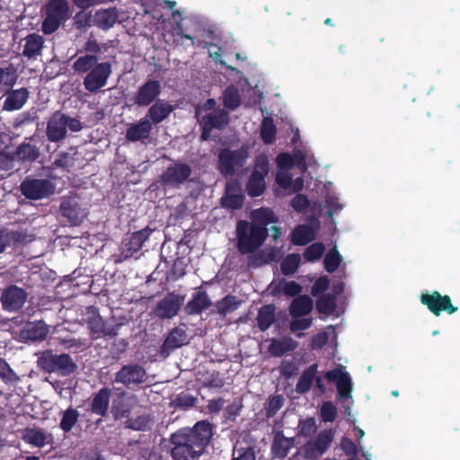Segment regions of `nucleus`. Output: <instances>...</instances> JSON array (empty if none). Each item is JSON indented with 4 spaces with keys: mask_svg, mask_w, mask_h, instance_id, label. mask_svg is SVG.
Instances as JSON below:
<instances>
[{
    "mask_svg": "<svg viewBox=\"0 0 460 460\" xmlns=\"http://www.w3.org/2000/svg\"><path fill=\"white\" fill-rule=\"evenodd\" d=\"M154 420L148 414H143L137 416L136 418H130L126 420V427L137 431H147L150 430L153 425Z\"/></svg>",
    "mask_w": 460,
    "mask_h": 460,
    "instance_id": "79ce46f5",
    "label": "nucleus"
},
{
    "mask_svg": "<svg viewBox=\"0 0 460 460\" xmlns=\"http://www.w3.org/2000/svg\"><path fill=\"white\" fill-rule=\"evenodd\" d=\"M126 317L116 319L111 317L110 320H104L99 314L89 317L87 327L90 331L92 340L100 338L115 337L119 334L120 328L128 323Z\"/></svg>",
    "mask_w": 460,
    "mask_h": 460,
    "instance_id": "423d86ee",
    "label": "nucleus"
},
{
    "mask_svg": "<svg viewBox=\"0 0 460 460\" xmlns=\"http://www.w3.org/2000/svg\"><path fill=\"white\" fill-rule=\"evenodd\" d=\"M14 155L18 160L33 162L40 156V151L35 145L22 143L17 146Z\"/></svg>",
    "mask_w": 460,
    "mask_h": 460,
    "instance_id": "a19ab883",
    "label": "nucleus"
},
{
    "mask_svg": "<svg viewBox=\"0 0 460 460\" xmlns=\"http://www.w3.org/2000/svg\"><path fill=\"white\" fill-rule=\"evenodd\" d=\"M330 286V280L327 276H322L318 278L315 282L313 284L311 288V294L314 296H317L319 295H323V293L328 289Z\"/></svg>",
    "mask_w": 460,
    "mask_h": 460,
    "instance_id": "680f3d73",
    "label": "nucleus"
},
{
    "mask_svg": "<svg viewBox=\"0 0 460 460\" xmlns=\"http://www.w3.org/2000/svg\"><path fill=\"white\" fill-rule=\"evenodd\" d=\"M325 251L323 243H314L309 245L304 252L303 256L306 261H315L322 258Z\"/></svg>",
    "mask_w": 460,
    "mask_h": 460,
    "instance_id": "5fc2aeb1",
    "label": "nucleus"
},
{
    "mask_svg": "<svg viewBox=\"0 0 460 460\" xmlns=\"http://www.w3.org/2000/svg\"><path fill=\"white\" fill-rule=\"evenodd\" d=\"M282 283H283L282 292L287 296H290V297L296 296V297L299 296V294L302 291L301 285L294 280L286 281L285 279H282Z\"/></svg>",
    "mask_w": 460,
    "mask_h": 460,
    "instance_id": "e2e57ef3",
    "label": "nucleus"
},
{
    "mask_svg": "<svg viewBox=\"0 0 460 460\" xmlns=\"http://www.w3.org/2000/svg\"><path fill=\"white\" fill-rule=\"evenodd\" d=\"M202 120L212 128L223 129L228 125L229 115L224 110H217L203 116Z\"/></svg>",
    "mask_w": 460,
    "mask_h": 460,
    "instance_id": "4c0bfd02",
    "label": "nucleus"
},
{
    "mask_svg": "<svg viewBox=\"0 0 460 460\" xmlns=\"http://www.w3.org/2000/svg\"><path fill=\"white\" fill-rule=\"evenodd\" d=\"M153 233L149 226L136 231L130 235L126 236L120 244L118 261L121 262L135 256L143 247Z\"/></svg>",
    "mask_w": 460,
    "mask_h": 460,
    "instance_id": "9b49d317",
    "label": "nucleus"
},
{
    "mask_svg": "<svg viewBox=\"0 0 460 460\" xmlns=\"http://www.w3.org/2000/svg\"><path fill=\"white\" fill-rule=\"evenodd\" d=\"M236 248L242 255L255 254L266 241L269 229L259 226L247 220H239L236 224Z\"/></svg>",
    "mask_w": 460,
    "mask_h": 460,
    "instance_id": "f03ea898",
    "label": "nucleus"
},
{
    "mask_svg": "<svg viewBox=\"0 0 460 460\" xmlns=\"http://www.w3.org/2000/svg\"><path fill=\"white\" fill-rule=\"evenodd\" d=\"M161 83L155 79H149L138 87L132 100L134 104L139 107H147L153 104L161 93Z\"/></svg>",
    "mask_w": 460,
    "mask_h": 460,
    "instance_id": "a211bd4d",
    "label": "nucleus"
},
{
    "mask_svg": "<svg viewBox=\"0 0 460 460\" xmlns=\"http://www.w3.org/2000/svg\"><path fill=\"white\" fill-rule=\"evenodd\" d=\"M212 302L206 291H198L187 303L185 311L189 315L199 314L209 308Z\"/></svg>",
    "mask_w": 460,
    "mask_h": 460,
    "instance_id": "c85d7f7f",
    "label": "nucleus"
},
{
    "mask_svg": "<svg viewBox=\"0 0 460 460\" xmlns=\"http://www.w3.org/2000/svg\"><path fill=\"white\" fill-rule=\"evenodd\" d=\"M420 300L421 304L426 305L436 316H439L442 312L453 314L458 310V308L452 304L449 296H442L438 291H433L430 294H421Z\"/></svg>",
    "mask_w": 460,
    "mask_h": 460,
    "instance_id": "4468645a",
    "label": "nucleus"
},
{
    "mask_svg": "<svg viewBox=\"0 0 460 460\" xmlns=\"http://www.w3.org/2000/svg\"><path fill=\"white\" fill-rule=\"evenodd\" d=\"M67 128L72 132H79L83 128V123L68 114L59 111H55L47 123L46 135L48 140L56 143L65 139Z\"/></svg>",
    "mask_w": 460,
    "mask_h": 460,
    "instance_id": "20e7f679",
    "label": "nucleus"
},
{
    "mask_svg": "<svg viewBox=\"0 0 460 460\" xmlns=\"http://www.w3.org/2000/svg\"><path fill=\"white\" fill-rule=\"evenodd\" d=\"M276 163L279 170L290 169L294 166V158L289 153H280L276 158Z\"/></svg>",
    "mask_w": 460,
    "mask_h": 460,
    "instance_id": "338daca9",
    "label": "nucleus"
},
{
    "mask_svg": "<svg viewBox=\"0 0 460 460\" xmlns=\"http://www.w3.org/2000/svg\"><path fill=\"white\" fill-rule=\"evenodd\" d=\"M128 343L125 339H117L111 344L110 352L113 358H119L128 349Z\"/></svg>",
    "mask_w": 460,
    "mask_h": 460,
    "instance_id": "69168bd1",
    "label": "nucleus"
},
{
    "mask_svg": "<svg viewBox=\"0 0 460 460\" xmlns=\"http://www.w3.org/2000/svg\"><path fill=\"white\" fill-rule=\"evenodd\" d=\"M153 127L146 118H142L137 123L130 124L126 130V139L129 142L144 141L149 138Z\"/></svg>",
    "mask_w": 460,
    "mask_h": 460,
    "instance_id": "bb28decb",
    "label": "nucleus"
},
{
    "mask_svg": "<svg viewBox=\"0 0 460 460\" xmlns=\"http://www.w3.org/2000/svg\"><path fill=\"white\" fill-rule=\"evenodd\" d=\"M276 306L273 304L264 305L259 310L256 317L257 326L261 332L267 331L276 320Z\"/></svg>",
    "mask_w": 460,
    "mask_h": 460,
    "instance_id": "72a5a7b5",
    "label": "nucleus"
},
{
    "mask_svg": "<svg viewBox=\"0 0 460 460\" xmlns=\"http://www.w3.org/2000/svg\"><path fill=\"white\" fill-rule=\"evenodd\" d=\"M212 437L213 424L207 420L181 428L170 435V456L172 460H199Z\"/></svg>",
    "mask_w": 460,
    "mask_h": 460,
    "instance_id": "f257e3e1",
    "label": "nucleus"
},
{
    "mask_svg": "<svg viewBox=\"0 0 460 460\" xmlns=\"http://www.w3.org/2000/svg\"><path fill=\"white\" fill-rule=\"evenodd\" d=\"M137 402L136 395H128L125 391L118 393L111 401V413L116 420H127Z\"/></svg>",
    "mask_w": 460,
    "mask_h": 460,
    "instance_id": "f3484780",
    "label": "nucleus"
},
{
    "mask_svg": "<svg viewBox=\"0 0 460 460\" xmlns=\"http://www.w3.org/2000/svg\"><path fill=\"white\" fill-rule=\"evenodd\" d=\"M27 299V292L15 285L7 287L2 292L0 301L3 309L7 312L19 311Z\"/></svg>",
    "mask_w": 460,
    "mask_h": 460,
    "instance_id": "6ab92c4d",
    "label": "nucleus"
},
{
    "mask_svg": "<svg viewBox=\"0 0 460 460\" xmlns=\"http://www.w3.org/2000/svg\"><path fill=\"white\" fill-rule=\"evenodd\" d=\"M281 256L282 253L279 249L271 247L268 251H261L258 253L249 256L248 264L255 268L272 261L277 262L281 259Z\"/></svg>",
    "mask_w": 460,
    "mask_h": 460,
    "instance_id": "2f4dec72",
    "label": "nucleus"
},
{
    "mask_svg": "<svg viewBox=\"0 0 460 460\" xmlns=\"http://www.w3.org/2000/svg\"><path fill=\"white\" fill-rule=\"evenodd\" d=\"M24 439L31 445L40 447L47 443L45 432L38 429H28L24 434Z\"/></svg>",
    "mask_w": 460,
    "mask_h": 460,
    "instance_id": "603ef678",
    "label": "nucleus"
},
{
    "mask_svg": "<svg viewBox=\"0 0 460 460\" xmlns=\"http://www.w3.org/2000/svg\"><path fill=\"white\" fill-rule=\"evenodd\" d=\"M270 171V163L266 155L261 154L255 157L252 172L246 183V192L252 198L263 194L266 190L265 178Z\"/></svg>",
    "mask_w": 460,
    "mask_h": 460,
    "instance_id": "0eeeda50",
    "label": "nucleus"
},
{
    "mask_svg": "<svg viewBox=\"0 0 460 460\" xmlns=\"http://www.w3.org/2000/svg\"><path fill=\"white\" fill-rule=\"evenodd\" d=\"M22 194L29 199H40L55 192L54 184L47 179L26 178L20 186Z\"/></svg>",
    "mask_w": 460,
    "mask_h": 460,
    "instance_id": "ddd939ff",
    "label": "nucleus"
},
{
    "mask_svg": "<svg viewBox=\"0 0 460 460\" xmlns=\"http://www.w3.org/2000/svg\"><path fill=\"white\" fill-rule=\"evenodd\" d=\"M317 364L314 363L303 371L296 385V393L304 394L310 391L317 373Z\"/></svg>",
    "mask_w": 460,
    "mask_h": 460,
    "instance_id": "f704fd0d",
    "label": "nucleus"
},
{
    "mask_svg": "<svg viewBox=\"0 0 460 460\" xmlns=\"http://www.w3.org/2000/svg\"><path fill=\"white\" fill-rule=\"evenodd\" d=\"M23 40L25 41L22 50V56L28 59H36L41 55L44 48V38L36 33H30Z\"/></svg>",
    "mask_w": 460,
    "mask_h": 460,
    "instance_id": "cd10ccee",
    "label": "nucleus"
},
{
    "mask_svg": "<svg viewBox=\"0 0 460 460\" xmlns=\"http://www.w3.org/2000/svg\"><path fill=\"white\" fill-rule=\"evenodd\" d=\"M315 239V234L311 226L298 225L291 232L290 242L294 245L304 246Z\"/></svg>",
    "mask_w": 460,
    "mask_h": 460,
    "instance_id": "473e14b6",
    "label": "nucleus"
},
{
    "mask_svg": "<svg viewBox=\"0 0 460 460\" xmlns=\"http://www.w3.org/2000/svg\"><path fill=\"white\" fill-rule=\"evenodd\" d=\"M187 264L183 258H177L172 267L171 274L175 279L182 278L186 274Z\"/></svg>",
    "mask_w": 460,
    "mask_h": 460,
    "instance_id": "774afa93",
    "label": "nucleus"
},
{
    "mask_svg": "<svg viewBox=\"0 0 460 460\" xmlns=\"http://www.w3.org/2000/svg\"><path fill=\"white\" fill-rule=\"evenodd\" d=\"M301 261L298 253L288 254L280 263V270L286 276L293 275L299 268Z\"/></svg>",
    "mask_w": 460,
    "mask_h": 460,
    "instance_id": "de8ad7c7",
    "label": "nucleus"
},
{
    "mask_svg": "<svg viewBox=\"0 0 460 460\" xmlns=\"http://www.w3.org/2000/svg\"><path fill=\"white\" fill-rule=\"evenodd\" d=\"M37 364L44 373H56L60 376H70L77 369V365L69 354H55L51 349L41 352Z\"/></svg>",
    "mask_w": 460,
    "mask_h": 460,
    "instance_id": "7ed1b4c3",
    "label": "nucleus"
},
{
    "mask_svg": "<svg viewBox=\"0 0 460 460\" xmlns=\"http://www.w3.org/2000/svg\"><path fill=\"white\" fill-rule=\"evenodd\" d=\"M276 126L274 125L272 119H264L261 128V137L264 144H272L276 137Z\"/></svg>",
    "mask_w": 460,
    "mask_h": 460,
    "instance_id": "8fccbe9b",
    "label": "nucleus"
},
{
    "mask_svg": "<svg viewBox=\"0 0 460 460\" xmlns=\"http://www.w3.org/2000/svg\"><path fill=\"white\" fill-rule=\"evenodd\" d=\"M241 305V301L235 296L226 295L216 304L217 313L222 316L235 311Z\"/></svg>",
    "mask_w": 460,
    "mask_h": 460,
    "instance_id": "37998d69",
    "label": "nucleus"
},
{
    "mask_svg": "<svg viewBox=\"0 0 460 460\" xmlns=\"http://www.w3.org/2000/svg\"><path fill=\"white\" fill-rule=\"evenodd\" d=\"M46 16L41 24V31L49 35L55 32L70 14L66 0H49L46 4Z\"/></svg>",
    "mask_w": 460,
    "mask_h": 460,
    "instance_id": "39448f33",
    "label": "nucleus"
},
{
    "mask_svg": "<svg viewBox=\"0 0 460 460\" xmlns=\"http://www.w3.org/2000/svg\"><path fill=\"white\" fill-rule=\"evenodd\" d=\"M310 205V202L307 197L304 194L297 193L290 202V206L296 212H303L305 211Z\"/></svg>",
    "mask_w": 460,
    "mask_h": 460,
    "instance_id": "0e129e2a",
    "label": "nucleus"
},
{
    "mask_svg": "<svg viewBox=\"0 0 460 460\" xmlns=\"http://www.w3.org/2000/svg\"><path fill=\"white\" fill-rule=\"evenodd\" d=\"M279 217L270 208H261L252 211V221L259 226L266 227L272 223H277Z\"/></svg>",
    "mask_w": 460,
    "mask_h": 460,
    "instance_id": "58836bf2",
    "label": "nucleus"
},
{
    "mask_svg": "<svg viewBox=\"0 0 460 460\" xmlns=\"http://www.w3.org/2000/svg\"><path fill=\"white\" fill-rule=\"evenodd\" d=\"M321 419L324 422H332L337 416V409L332 402H324L320 410Z\"/></svg>",
    "mask_w": 460,
    "mask_h": 460,
    "instance_id": "052dcab7",
    "label": "nucleus"
},
{
    "mask_svg": "<svg viewBox=\"0 0 460 460\" xmlns=\"http://www.w3.org/2000/svg\"><path fill=\"white\" fill-rule=\"evenodd\" d=\"M0 379L5 384H13L20 380L13 369L2 358H0Z\"/></svg>",
    "mask_w": 460,
    "mask_h": 460,
    "instance_id": "6e6d98bb",
    "label": "nucleus"
},
{
    "mask_svg": "<svg viewBox=\"0 0 460 460\" xmlns=\"http://www.w3.org/2000/svg\"><path fill=\"white\" fill-rule=\"evenodd\" d=\"M192 174L190 164L181 160L170 164L160 176L162 184L165 187L179 189L187 182Z\"/></svg>",
    "mask_w": 460,
    "mask_h": 460,
    "instance_id": "1a4fd4ad",
    "label": "nucleus"
},
{
    "mask_svg": "<svg viewBox=\"0 0 460 460\" xmlns=\"http://www.w3.org/2000/svg\"><path fill=\"white\" fill-rule=\"evenodd\" d=\"M295 445L294 438L285 437L282 430H278L273 437L270 447L271 455L274 458L283 460L287 457L289 450Z\"/></svg>",
    "mask_w": 460,
    "mask_h": 460,
    "instance_id": "a878e982",
    "label": "nucleus"
},
{
    "mask_svg": "<svg viewBox=\"0 0 460 460\" xmlns=\"http://www.w3.org/2000/svg\"><path fill=\"white\" fill-rule=\"evenodd\" d=\"M174 107L164 99L156 100L149 107L146 116L150 120L151 125H158L166 119L173 111Z\"/></svg>",
    "mask_w": 460,
    "mask_h": 460,
    "instance_id": "b1692460",
    "label": "nucleus"
},
{
    "mask_svg": "<svg viewBox=\"0 0 460 460\" xmlns=\"http://www.w3.org/2000/svg\"><path fill=\"white\" fill-rule=\"evenodd\" d=\"M333 440L332 429H323L314 439L308 440L303 447L304 456L308 460H316L330 447Z\"/></svg>",
    "mask_w": 460,
    "mask_h": 460,
    "instance_id": "2eb2a0df",
    "label": "nucleus"
},
{
    "mask_svg": "<svg viewBox=\"0 0 460 460\" xmlns=\"http://www.w3.org/2000/svg\"><path fill=\"white\" fill-rule=\"evenodd\" d=\"M60 213L72 226H79L86 214L75 198L65 197L60 203Z\"/></svg>",
    "mask_w": 460,
    "mask_h": 460,
    "instance_id": "aec40b11",
    "label": "nucleus"
},
{
    "mask_svg": "<svg viewBox=\"0 0 460 460\" xmlns=\"http://www.w3.org/2000/svg\"><path fill=\"white\" fill-rule=\"evenodd\" d=\"M314 303L310 296L307 295H301L295 297L289 307V314L293 318H298L304 315H307L313 310Z\"/></svg>",
    "mask_w": 460,
    "mask_h": 460,
    "instance_id": "c756f323",
    "label": "nucleus"
},
{
    "mask_svg": "<svg viewBox=\"0 0 460 460\" xmlns=\"http://www.w3.org/2000/svg\"><path fill=\"white\" fill-rule=\"evenodd\" d=\"M118 18L119 13L115 7L101 10L95 14L96 24L103 30L111 28L117 22Z\"/></svg>",
    "mask_w": 460,
    "mask_h": 460,
    "instance_id": "e433bc0d",
    "label": "nucleus"
},
{
    "mask_svg": "<svg viewBox=\"0 0 460 460\" xmlns=\"http://www.w3.org/2000/svg\"><path fill=\"white\" fill-rule=\"evenodd\" d=\"M244 198L239 193H231L230 189L227 187L226 195L221 199V204L224 208L231 209H239L243 205Z\"/></svg>",
    "mask_w": 460,
    "mask_h": 460,
    "instance_id": "09e8293b",
    "label": "nucleus"
},
{
    "mask_svg": "<svg viewBox=\"0 0 460 460\" xmlns=\"http://www.w3.org/2000/svg\"><path fill=\"white\" fill-rule=\"evenodd\" d=\"M296 347L297 343L291 338L272 339L269 346V352L274 357H281L287 352L295 350Z\"/></svg>",
    "mask_w": 460,
    "mask_h": 460,
    "instance_id": "c9c22d12",
    "label": "nucleus"
},
{
    "mask_svg": "<svg viewBox=\"0 0 460 460\" xmlns=\"http://www.w3.org/2000/svg\"><path fill=\"white\" fill-rule=\"evenodd\" d=\"M337 297L330 293L323 294L316 300V310L319 314H332L336 308Z\"/></svg>",
    "mask_w": 460,
    "mask_h": 460,
    "instance_id": "c03bdc74",
    "label": "nucleus"
},
{
    "mask_svg": "<svg viewBox=\"0 0 460 460\" xmlns=\"http://www.w3.org/2000/svg\"><path fill=\"white\" fill-rule=\"evenodd\" d=\"M316 431L315 420L314 418L300 420L298 423L297 435L304 438H309Z\"/></svg>",
    "mask_w": 460,
    "mask_h": 460,
    "instance_id": "bf43d9fd",
    "label": "nucleus"
},
{
    "mask_svg": "<svg viewBox=\"0 0 460 460\" xmlns=\"http://www.w3.org/2000/svg\"><path fill=\"white\" fill-rule=\"evenodd\" d=\"M29 98L27 88L12 90L4 102V110L8 111H17L22 108Z\"/></svg>",
    "mask_w": 460,
    "mask_h": 460,
    "instance_id": "7c9ffc66",
    "label": "nucleus"
},
{
    "mask_svg": "<svg viewBox=\"0 0 460 460\" xmlns=\"http://www.w3.org/2000/svg\"><path fill=\"white\" fill-rule=\"evenodd\" d=\"M10 244L13 246H18L21 244H26L33 241V236L29 235L26 230H8Z\"/></svg>",
    "mask_w": 460,
    "mask_h": 460,
    "instance_id": "4d7b16f0",
    "label": "nucleus"
},
{
    "mask_svg": "<svg viewBox=\"0 0 460 460\" xmlns=\"http://www.w3.org/2000/svg\"><path fill=\"white\" fill-rule=\"evenodd\" d=\"M284 398L281 394L272 395L269 398L267 406L265 407V415L268 419L273 418L277 412L282 408Z\"/></svg>",
    "mask_w": 460,
    "mask_h": 460,
    "instance_id": "13d9d810",
    "label": "nucleus"
},
{
    "mask_svg": "<svg viewBox=\"0 0 460 460\" xmlns=\"http://www.w3.org/2000/svg\"><path fill=\"white\" fill-rule=\"evenodd\" d=\"M184 301V295L169 292L157 303L155 309V315L160 319H172L179 314Z\"/></svg>",
    "mask_w": 460,
    "mask_h": 460,
    "instance_id": "dca6fc26",
    "label": "nucleus"
},
{
    "mask_svg": "<svg viewBox=\"0 0 460 460\" xmlns=\"http://www.w3.org/2000/svg\"><path fill=\"white\" fill-rule=\"evenodd\" d=\"M49 332V326L43 321L29 322L21 330L20 337L26 341H43Z\"/></svg>",
    "mask_w": 460,
    "mask_h": 460,
    "instance_id": "393cba45",
    "label": "nucleus"
},
{
    "mask_svg": "<svg viewBox=\"0 0 460 460\" xmlns=\"http://www.w3.org/2000/svg\"><path fill=\"white\" fill-rule=\"evenodd\" d=\"M78 420V411L76 409L69 407L64 411H62V418L60 420L59 427L64 432H70L72 429L75 427V425L77 423Z\"/></svg>",
    "mask_w": 460,
    "mask_h": 460,
    "instance_id": "49530a36",
    "label": "nucleus"
},
{
    "mask_svg": "<svg viewBox=\"0 0 460 460\" xmlns=\"http://www.w3.org/2000/svg\"><path fill=\"white\" fill-rule=\"evenodd\" d=\"M223 102L226 108L234 111L241 104L239 90L234 84L228 85L223 93Z\"/></svg>",
    "mask_w": 460,
    "mask_h": 460,
    "instance_id": "a18cd8bd",
    "label": "nucleus"
},
{
    "mask_svg": "<svg viewBox=\"0 0 460 460\" xmlns=\"http://www.w3.org/2000/svg\"><path fill=\"white\" fill-rule=\"evenodd\" d=\"M186 343H188V334L184 326L174 327L164 339L161 346V353L168 356L172 350Z\"/></svg>",
    "mask_w": 460,
    "mask_h": 460,
    "instance_id": "5701e85b",
    "label": "nucleus"
},
{
    "mask_svg": "<svg viewBox=\"0 0 460 460\" xmlns=\"http://www.w3.org/2000/svg\"><path fill=\"white\" fill-rule=\"evenodd\" d=\"M99 57L93 56V55H82L79 56L75 61L73 63V69L75 72L78 74H84L88 73L96 65H98Z\"/></svg>",
    "mask_w": 460,
    "mask_h": 460,
    "instance_id": "ea45409f",
    "label": "nucleus"
},
{
    "mask_svg": "<svg viewBox=\"0 0 460 460\" xmlns=\"http://www.w3.org/2000/svg\"><path fill=\"white\" fill-rule=\"evenodd\" d=\"M342 261L341 255L334 247L331 249L324 257L323 264L327 272L332 273L337 270Z\"/></svg>",
    "mask_w": 460,
    "mask_h": 460,
    "instance_id": "3c124183",
    "label": "nucleus"
},
{
    "mask_svg": "<svg viewBox=\"0 0 460 460\" xmlns=\"http://www.w3.org/2000/svg\"><path fill=\"white\" fill-rule=\"evenodd\" d=\"M248 158V153L244 149L231 150L222 149L218 154V169L225 177H232L238 168H242Z\"/></svg>",
    "mask_w": 460,
    "mask_h": 460,
    "instance_id": "9d476101",
    "label": "nucleus"
},
{
    "mask_svg": "<svg viewBox=\"0 0 460 460\" xmlns=\"http://www.w3.org/2000/svg\"><path fill=\"white\" fill-rule=\"evenodd\" d=\"M325 378L329 382L336 384L338 394L341 400L351 397L352 384L349 375L341 368H334L326 372Z\"/></svg>",
    "mask_w": 460,
    "mask_h": 460,
    "instance_id": "412c9836",
    "label": "nucleus"
},
{
    "mask_svg": "<svg viewBox=\"0 0 460 460\" xmlns=\"http://www.w3.org/2000/svg\"><path fill=\"white\" fill-rule=\"evenodd\" d=\"M147 379L146 368L138 363L123 365L114 376V383L121 384L128 389L141 387Z\"/></svg>",
    "mask_w": 460,
    "mask_h": 460,
    "instance_id": "6e6552de",
    "label": "nucleus"
},
{
    "mask_svg": "<svg viewBox=\"0 0 460 460\" xmlns=\"http://www.w3.org/2000/svg\"><path fill=\"white\" fill-rule=\"evenodd\" d=\"M197 402V398L187 393H180L172 400L171 405L177 409L187 410L193 407Z\"/></svg>",
    "mask_w": 460,
    "mask_h": 460,
    "instance_id": "864d4df0",
    "label": "nucleus"
},
{
    "mask_svg": "<svg viewBox=\"0 0 460 460\" xmlns=\"http://www.w3.org/2000/svg\"><path fill=\"white\" fill-rule=\"evenodd\" d=\"M111 396V389L104 386L97 393L93 394L90 403V411L92 413L104 418L108 415L110 402Z\"/></svg>",
    "mask_w": 460,
    "mask_h": 460,
    "instance_id": "4be33fe9",
    "label": "nucleus"
},
{
    "mask_svg": "<svg viewBox=\"0 0 460 460\" xmlns=\"http://www.w3.org/2000/svg\"><path fill=\"white\" fill-rule=\"evenodd\" d=\"M111 65L109 62H102L96 65L91 71L86 73L83 80L84 89L91 93H96L103 88L111 75Z\"/></svg>",
    "mask_w": 460,
    "mask_h": 460,
    "instance_id": "f8f14e48",
    "label": "nucleus"
}]
</instances>
